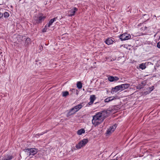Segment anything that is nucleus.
Here are the masks:
<instances>
[{"label": "nucleus", "mask_w": 160, "mask_h": 160, "mask_svg": "<svg viewBox=\"0 0 160 160\" xmlns=\"http://www.w3.org/2000/svg\"><path fill=\"white\" fill-rule=\"evenodd\" d=\"M35 64L37 66H40L41 64V63L40 60H36L35 61Z\"/></svg>", "instance_id": "obj_24"}, {"label": "nucleus", "mask_w": 160, "mask_h": 160, "mask_svg": "<svg viewBox=\"0 0 160 160\" xmlns=\"http://www.w3.org/2000/svg\"><path fill=\"white\" fill-rule=\"evenodd\" d=\"M120 39L122 41L128 40L130 39L131 38V36L130 34H128L127 33H125L119 36Z\"/></svg>", "instance_id": "obj_6"}, {"label": "nucleus", "mask_w": 160, "mask_h": 160, "mask_svg": "<svg viewBox=\"0 0 160 160\" xmlns=\"http://www.w3.org/2000/svg\"><path fill=\"white\" fill-rule=\"evenodd\" d=\"M49 131V130H46L45 131V132H42V133H41L40 135H42L43 134H44V133H46L47 132H48Z\"/></svg>", "instance_id": "obj_31"}, {"label": "nucleus", "mask_w": 160, "mask_h": 160, "mask_svg": "<svg viewBox=\"0 0 160 160\" xmlns=\"http://www.w3.org/2000/svg\"><path fill=\"white\" fill-rule=\"evenodd\" d=\"M119 79V78L117 77H113L110 76L108 77V80L110 82H116Z\"/></svg>", "instance_id": "obj_9"}, {"label": "nucleus", "mask_w": 160, "mask_h": 160, "mask_svg": "<svg viewBox=\"0 0 160 160\" xmlns=\"http://www.w3.org/2000/svg\"><path fill=\"white\" fill-rule=\"evenodd\" d=\"M99 112L102 115L103 118L105 119L108 117L110 114L111 111L108 110H104L102 111H101Z\"/></svg>", "instance_id": "obj_5"}, {"label": "nucleus", "mask_w": 160, "mask_h": 160, "mask_svg": "<svg viewBox=\"0 0 160 160\" xmlns=\"http://www.w3.org/2000/svg\"><path fill=\"white\" fill-rule=\"evenodd\" d=\"M157 47L159 48H160V41L157 43Z\"/></svg>", "instance_id": "obj_32"}, {"label": "nucleus", "mask_w": 160, "mask_h": 160, "mask_svg": "<svg viewBox=\"0 0 160 160\" xmlns=\"http://www.w3.org/2000/svg\"><path fill=\"white\" fill-rule=\"evenodd\" d=\"M77 87L79 89L82 88V83L80 82H78L77 83Z\"/></svg>", "instance_id": "obj_17"}, {"label": "nucleus", "mask_w": 160, "mask_h": 160, "mask_svg": "<svg viewBox=\"0 0 160 160\" xmlns=\"http://www.w3.org/2000/svg\"><path fill=\"white\" fill-rule=\"evenodd\" d=\"M82 144L84 146L88 142V140L87 139H83L81 141Z\"/></svg>", "instance_id": "obj_18"}, {"label": "nucleus", "mask_w": 160, "mask_h": 160, "mask_svg": "<svg viewBox=\"0 0 160 160\" xmlns=\"http://www.w3.org/2000/svg\"><path fill=\"white\" fill-rule=\"evenodd\" d=\"M121 87L122 88V90L128 88L130 86V84L128 83H124L121 85Z\"/></svg>", "instance_id": "obj_12"}, {"label": "nucleus", "mask_w": 160, "mask_h": 160, "mask_svg": "<svg viewBox=\"0 0 160 160\" xmlns=\"http://www.w3.org/2000/svg\"><path fill=\"white\" fill-rule=\"evenodd\" d=\"M110 98H107L105 99L104 101L105 102H108L110 101H112L114 99V98L110 99Z\"/></svg>", "instance_id": "obj_26"}, {"label": "nucleus", "mask_w": 160, "mask_h": 160, "mask_svg": "<svg viewBox=\"0 0 160 160\" xmlns=\"http://www.w3.org/2000/svg\"><path fill=\"white\" fill-rule=\"evenodd\" d=\"M139 68L142 70L145 69L146 68V66L145 63H142L139 65Z\"/></svg>", "instance_id": "obj_19"}, {"label": "nucleus", "mask_w": 160, "mask_h": 160, "mask_svg": "<svg viewBox=\"0 0 160 160\" xmlns=\"http://www.w3.org/2000/svg\"><path fill=\"white\" fill-rule=\"evenodd\" d=\"M49 27L48 26V25L46 24V25L45 26L44 28L43 29L42 32H46L47 31L48 28Z\"/></svg>", "instance_id": "obj_25"}, {"label": "nucleus", "mask_w": 160, "mask_h": 160, "mask_svg": "<svg viewBox=\"0 0 160 160\" xmlns=\"http://www.w3.org/2000/svg\"><path fill=\"white\" fill-rule=\"evenodd\" d=\"M1 53H2V52H0V54H1Z\"/></svg>", "instance_id": "obj_41"}, {"label": "nucleus", "mask_w": 160, "mask_h": 160, "mask_svg": "<svg viewBox=\"0 0 160 160\" xmlns=\"http://www.w3.org/2000/svg\"><path fill=\"white\" fill-rule=\"evenodd\" d=\"M108 98H110V99H111L112 98H114V97H108Z\"/></svg>", "instance_id": "obj_39"}, {"label": "nucleus", "mask_w": 160, "mask_h": 160, "mask_svg": "<svg viewBox=\"0 0 160 160\" xmlns=\"http://www.w3.org/2000/svg\"><path fill=\"white\" fill-rule=\"evenodd\" d=\"M33 156H34L35 158H39L40 157V156L39 155V154H36L35 155Z\"/></svg>", "instance_id": "obj_29"}, {"label": "nucleus", "mask_w": 160, "mask_h": 160, "mask_svg": "<svg viewBox=\"0 0 160 160\" xmlns=\"http://www.w3.org/2000/svg\"><path fill=\"white\" fill-rule=\"evenodd\" d=\"M122 88L121 87V85L117 86L114 88H112L111 89V92L114 93L120 90L122 91Z\"/></svg>", "instance_id": "obj_8"}, {"label": "nucleus", "mask_w": 160, "mask_h": 160, "mask_svg": "<svg viewBox=\"0 0 160 160\" xmlns=\"http://www.w3.org/2000/svg\"><path fill=\"white\" fill-rule=\"evenodd\" d=\"M154 89V86H152V87H149L147 89L150 92H151L152 90H153Z\"/></svg>", "instance_id": "obj_28"}, {"label": "nucleus", "mask_w": 160, "mask_h": 160, "mask_svg": "<svg viewBox=\"0 0 160 160\" xmlns=\"http://www.w3.org/2000/svg\"><path fill=\"white\" fill-rule=\"evenodd\" d=\"M147 27L145 26L144 27H142L141 28V29H142V30H146L147 29Z\"/></svg>", "instance_id": "obj_34"}, {"label": "nucleus", "mask_w": 160, "mask_h": 160, "mask_svg": "<svg viewBox=\"0 0 160 160\" xmlns=\"http://www.w3.org/2000/svg\"><path fill=\"white\" fill-rule=\"evenodd\" d=\"M78 10V9L76 8H74L73 9H72L71 10L69 11L68 16L69 17H71L72 16H74L75 14V12L77 11Z\"/></svg>", "instance_id": "obj_10"}, {"label": "nucleus", "mask_w": 160, "mask_h": 160, "mask_svg": "<svg viewBox=\"0 0 160 160\" xmlns=\"http://www.w3.org/2000/svg\"><path fill=\"white\" fill-rule=\"evenodd\" d=\"M117 126V124H115L112 126L110 127L106 132V134H110L112 132H113L116 129Z\"/></svg>", "instance_id": "obj_7"}, {"label": "nucleus", "mask_w": 160, "mask_h": 160, "mask_svg": "<svg viewBox=\"0 0 160 160\" xmlns=\"http://www.w3.org/2000/svg\"><path fill=\"white\" fill-rule=\"evenodd\" d=\"M3 14L0 12V18H1L3 17Z\"/></svg>", "instance_id": "obj_35"}, {"label": "nucleus", "mask_w": 160, "mask_h": 160, "mask_svg": "<svg viewBox=\"0 0 160 160\" xmlns=\"http://www.w3.org/2000/svg\"><path fill=\"white\" fill-rule=\"evenodd\" d=\"M118 157H117L116 158V159H113V160H118Z\"/></svg>", "instance_id": "obj_40"}, {"label": "nucleus", "mask_w": 160, "mask_h": 160, "mask_svg": "<svg viewBox=\"0 0 160 160\" xmlns=\"http://www.w3.org/2000/svg\"><path fill=\"white\" fill-rule=\"evenodd\" d=\"M40 134H39V133L37 134H36L35 137H37V136H40Z\"/></svg>", "instance_id": "obj_37"}, {"label": "nucleus", "mask_w": 160, "mask_h": 160, "mask_svg": "<svg viewBox=\"0 0 160 160\" xmlns=\"http://www.w3.org/2000/svg\"><path fill=\"white\" fill-rule=\"evenodd\" d=\"M84 145H83L82 142L80 141L78 144L76 146V147L77 149H80L82 147H83Z\"/></svg>", "instance_id": "obj_16"}, {"label": "nucleus", "mask_w": 160, "mask_h": 160, "mask_svg": "<svg viewBox=\"0 0 160 160\" xmlns=\"http://www.w3.org/2000/svg\"><path fill=\"white\" fill-rule=\"evenodd\" d=\"M13 158L12 155L7 154L4 156L2 159L3 160H11Z\"/></svg>", "instance_id": "obj_11"}, {"label": "nucleus", "mask_w": 160, "mask_h": 160, "mask_svg": "<svg viewBox=\"0 0 160 160\" xmlns=\"http://www.w3.org/2000/svg\"><path fill=\"white\" fill-rule=\"evenodd\" d=\"M30 41H31V39L30 38H26V40H25V44H26V45H28L30 43Z\"/></svg>", "instance_id": "obj_21"}, {"label": "nucleus", "mask_w": 160, "mask_h": 160, "mask_svg": "<svg viewBox=\"0 0 160 160\" xmlns=\"http://www.w3.org/2000/svg\"><path fill=\"white\" fill-rule=\"evenodd\" d=\"M83 103H81L70 109L67 114L68 117L74 114L76 112L81 109L83 106Z\"/></svg>", "instance_id": "obj_3"}, {"label": "nucleus", "mask_w": 160, "mask_h": 160, "mask_svg": "<svg viewBox=\"0 0 160 160\" xmlns=\"http://www.w3.org/2000/svg\"><path fill=\"white\" fill-rule=\"evenodd\" d=\"M23 151L25 152H28L27 155H28V156L32 155V156L31 157V158H32L33 156L37 153L38 151V148H32L24 149Z\"/></svg>", "instance_id": "obj_4"}, {"label": "nucleus", "mask_w": 160, "mask_h": 160, "mask_svg": "<svg viewBox=\"0 0 160 160\" xmlns=\"http://www.w3.org/2000/svg\"><path fill=\"white\" fill-rule=\"evenodd\" d=\"M40 47V51H41L42 50H43V47L42 45H41L40 46H39Z\"/></svg>", "instance_id": "obj_33"}, {"label": "nucleus", "mask_w": 160, "mask_h": 160, "mask_svg": "<svg viewBox=\"0 0 160 160\" xmlns=\"http://www.w3.org/2000/svg\"><path fill=\"white\" fill-rule=\"evenodd\" d=\"M147 16V15L146 14H143V18H144V17L145 16Z\"/></svg>", "instance_id": "obj_36"}, {"label": "nucleus", "mask_w": 160, "mask_h": 160, "mask_svg": "<svg viewBox=\"0 0 160 160\" xmlns=\"http://www.w3.org/2000/svg\"><path fill=\"white\" fill-rule=\"evenodd\" d=\"M71 91H72V92H73V91H74V92L75 91V89H72L71 90Z\"/></svg>", "instance_id": "obj_38"}, {"label": "nucleus", "mask_w": 160, "mask_h": 160, "mask_svg": "<svg viewBox=\"0 0 160 160\" xmlns=\"http://www.w3.org/2000/svg\"><path fill=\"white\" fill-rule=\"evenodd\" d=\"M143 84V82H142L141 84H138L137 86V88L139 89H140L142 88H143V86H142V84Z\"/></svg>", "instance_id": "obj_22"}, {"label": "nucleus", "mask_w": 160, "mask_h": 160, "mask_svg": "<svg viewBox=\"0 0 160 160\" xmlns=\"http://www.w3.org/2000/svg\"><path fill=\"white\" fill-rule=\"evenodd\" d=\"M85 130L83 128H81L78 130L77 132V134L79 135H81L83 133L85 132Z\"/></svg>", "instance_id": "obj_15"}, {"label": "nucleus", "mask_w": 160, "mask_h": 160, "mask_svg": "<svg viewBox=\"0 0 160 160\" xmlns=\"http://www.w3.org/2000/svg\"><path fill=\"white\" fill-rule=\"evenodd\" d=\"M3 160L2 159V160Z\"/></svg>", "instance_id": "obj_43"}, {"label": "nucleus", "mask_w": 160, "mask_h": 160, "mask_svg": "<svg viewBox=\"0 0 160 160\" xmlns=\"http://www.w3.org/2000/svg\"><path fill=\"white\" fill-rule=\"evenodd\" d=\"M69 95V92L68 91H64L62 92V96L63 97H66Z\"/></svg>", "instance_id": "obj_23"}, {"label": "nucleus", "mask_w": 160, "mask_h": 160, "mask_svg": "<svg viewBox=\"0 0 160 160\" xmlns=\"http://www.w3.org/2000/svg\"><path fill=\"white\" fill-rule=\"evenodd\" d=\"M57 19V17H55L52 19H50V20L49 21L48 23L47 24L48 25V26L49 27L52 25V23L55 21H56Z\"/></svg>", "instance_id": "obj_14"}, {"label": "nucleus", "mask_w": 160, "mask_h": 160, "mask_svg": "<svg viewBox=\"0 0 160 160\" xmlns=\"http://www.w3.org/2000/svg\"><path fill=\"white\" fill-rule=\"evenodd\" d=\"M114 41L112 39V38H108L106 40L105 43L107 45H109L113 44Z\"/></svg>", "instance_id": "obj_13"}, {"label": "nucleus", "mask_w": 160, "mask_h": 160, "mask_svg": "<svg viewBox=\"0 0 160 160\" xmlns=\"http://www.w3.org/2000/svg\"><path fill=\"white\" fill-rule=\"evenodd\" d=\"M93 102L90 101V102L87 104V106L91 105L93 104Z\"/></svg>", "instance_id": "obj_30"}, {"label": "nucleus", "mask_w": 160, "mask_h": 160, "mask_svg": "<svg viewBox=\"0 0 160 160\" xmlns=\"http://www.w3.org/2000/svg\"><path fill=\"white\" fill-rule=\"evenodd\" d=\"M104 120L102 115L98 112L93 116L92 123L95 126H96L101 123Z\"/></svg>", "instance_id": "obj_1"}, {"label": "nucleus", "mask_w": 160, "mask_h": 160, "mask_svg": "<svg viewBox=\"0 0 160 160\" xmlns=\"http://www.w3.org/2000/svg\"><path fill=\"white\" fill-rule=\"evenodd\" d=\"M3 15H4V17L5 18H8L9 16V13L7 12H5Z\"/></svg>", "instance_id": "obj_27"}, {"label": "nucleus", "mask_w": 160, "mask_h": 160, "mask_svg": "<svg viewBox=\"0 0 160 160\" xmlns=\"http://www.w3.org/2000/svg\"><path fill=\"white\" fill-rule=\"evenodd\" d=\"M96 97L95 95H92L90 96V100L91 101L94 102V101L96 99Z\"/></svg>", "instance_id": "obj_20"}, {"label": "nucleus", "mask_w": 160, "mask_h": 160, "mask_svg": "<svg viewBox=\"0 0 160 160\" xmlns=\"http://www.w3.org/2000/svg\"><path fill=\"white\" fill-rule=\"evenodd\" d=\"M98 103V102H95V104H96L97 103Z\"/></svg>", "instance_id": "obj_42"}, {"label": "nucleus", "mask_w": 160, "mask_h": 160, "mask_svg": "<svg viewBox=\"0 0 160 160\" xmlns=\"http://www.w3.org/2000/svg\"><path fill=\"white\" fill-rule=\"evenodd\" d=\"M46 18V16H44L43 14L39 13L33 17V23L35 25L41 24L44 21Z\"/></svg>", "instance_id": "obj_2"}]
</instances>
